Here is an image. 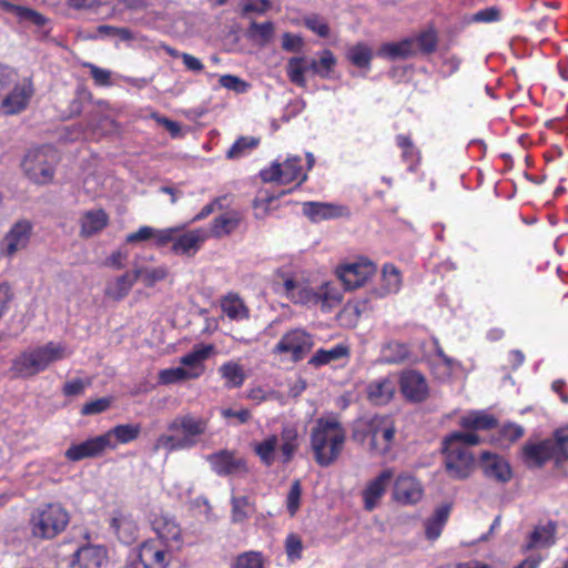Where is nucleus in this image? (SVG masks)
I'll list each match as a JSON object with an SVG mask.
<instances>
[{"label": "nucleus", "mask_w": 568, "mask_h": 568, "mask_svg": "<svg viewBox=\"0 0 568 568\" xmlns=\"http://www.w3.org/2000/svg\"><path fill=\"white\" fill-rule=\"evenodd\" d=\"M305 27L316 33L321 38L329 36V27L327 22L317 14H311L304 18Z\"/></svg>", "instance_id": "obj_53"}, {"label": "nucleus", "mask_w": 568, "mask_h": 568, "mask_svg": "<svg viewBox=\"0 0 568 568\" xmlns=\"http://www.w3.org/2000/svg\"><path fill=\"white\" fill-rule=\"evenodd\" d=\"M241 217L237 212H227L221 214L211 223V235L214 237H223L233 233L240 225Z\"/></svg>", "instance_id": "obj_37"}, {"label": "nucleus", "mask_w": 568, "mask_h": 568, "mask_svg": "<svg viewBox=\"0 0 568 568\" xmlns=\"http://www.w3.org/2000/svg\"><path fill=\"white\" fill-rule=\"evenodd\" d=\"M523 459L529 467H541L555 459L554 444L547 438L538 443H526L523 447Z\"/></svg>", "instance_id": "obj_24"}, {"label": "nucleus", "mask_w": 568, "mask_h": 568, "mask_svg": "<svg viewBox=\"0 0 568 568\" xmlns=\"http://www.w3.org/2000/svg\"><path fill=\"white\" fill-rule=\"evenodd\" d=\"M260 144V139L254 136H240L227 150V160H237L248 154Z\"/></svg>", "instance_id": "obj_45"}, {"label": "nucleus", "mask_w": 568, "mask_h": 568, "mask_svg": "<svg viewBox=\"0 0 568 568\" xmlns=\"http://www.w3.org/2000/svg\"><path fill=\"white\" fill-rule=\"evenodd\" d=\"M306 71H312L313 74L318 75V60L316 59H308L305 55L300 57H292L287 61L286 65V75L288 80L300 87L305 88L306 87V78L305 73Z\"/></svg>", "instance_id": "obj_21"}, {"label": "nucleus", "mask_w": 568, "mask_h": 568, "mask_svg": "<svg viewBox=\"0 0 568 568\" xmlns=\"http://www.w3.org/2000/svg\"><path fill=\"white\" fill-rule=\"evenodd\" d=\"M70 521L68 510L58 503H49L37 507L29 519L32 537L50 540L63 532Z\"/></svg>", "instance_id": "obj_6"}, {"label": "nucleus", "mask_w": 568, "mask_h": 568, "mask_svg": "<svg viewBox=\"0 0 568 568\" xmlns=\"http://www.w3.org/2000/svg\"><path fill=\"white\" fill-rule=\"evenodd\" d=\"M460 426L469 430H488L497 426V419L486 412H470L460 418Z\"/></svg>", "instance_id": "obj_38"}, {"label": "nucleus", "mask_w": 568, "mask_h": 568, "mask_svg": "<svg viewBox=\"0 0 568 568\" xmlns=\"http://www.w3.org/2000/svg\"><path fill=\"white\" fill-rule=\"evenodd\" d=\"M449 507L442 506L437 508L434 515L425 523L426 537L430 540L437 539L448 519Z\"/></svg>", "instance_id": "obj_41"}, {"label": "nucleus", "mask_w": 568, "mask_h": 568, "mask_svg": "<svg viewBox=\"0 0 568 568\" xmlns=\"http://www.w3.org/2000/svg\"><path fill=\"white\" fill-rule=\"evenodd\" d=\"M152 528L155 532L156 542L165 546L175 552L180 551L184 545L183 532L180 524L169 515H160L152 521Z\"/></svg>", "instance_id": "obj_12"}, {"label": "nucleus", "mask_w": 568, "mask_h": 568, "mask_svg": "<svg viewBox=\"0 0 568 568\" xmlns=\"http://www.w3.org/2000/svg\"><path fill=\"white\" fill-rule=\"evenodd\" d=\"M501 20V10L496 7H487L475 12L468 22L471 23H493Z\"/></svg>", "instance_id": "obj_50"}, {"label": "nucleus", "mask_w": 568, "mask_h": 568, "mask_svg": "<svg viewBox=\"0 0 568 568\" xmlns=\"http://www.w3.org/2000/svg\"><path fill=\"white\" fill-rule=\"evenodd\" d=\"M336 65V58L334 57L333 52L328 49L322 51L320 59H318V77L322 79L329 78L333 69Z\"/></svg>", "instance_id": "obj_57"}, {"label": "nucleus", "mask_w": 568, "mask_h": 568, "mask_svg": "<svg viewBox=\"0 0 568 568\" xmlns=\"http://www.w3.org/2000/svg\"><path fill=\"white\" fill-rule=\"evenodd\" d=\"M109 220L103 209L87 211L80 221V235L85 239L93 236L108 226Z\"/></svg>", "instance_id": "obj_29"}, {"label": "nucleus", "mask_w": 568, "mask_h": 568, "mask_svg": "<svg viewBox=\"0 0 568 568\" xmlns=\"http://www.w3.org/2000/svg\"><path fill=\"white\" fill-rule=\"evenodd\" d=\"M392 477L393 473L387 469L368 483L363 491L364 507L366 510L372 511L378 505L381 498L386 493Z\"/></svg>", "instance_id": "obj_27"}, {"label": "nucleus", "mask_w": 568, "mask_h": 568, "mask_svg": "<svg viewBox=\"0 0 568 568\" xmlns=\"http://www.w3.org/2000/svg\"><path fill=\"white\" fill-rule=\"evenodd\" d=\"M400 390L409 402L420 403L428 396L426 378L417 371H405L400 375Z\"/></svg>", "instance_id": "obj_17"}, {"label": "nucleus", "mask_w": 568, "mask_h": 568, "mask_svg": "<svg viewBox=\"0 0 568 568\" xmlns=\"http://www.w3.org/2000/svg\"><path fill=\"white\" fill-rule=\"evenodd\" d=\"M219 83L221 87L234 91L236 93H245L250 88V84L247 82H245L237 75L233 74L221 75L219 79Z\"/></svg>", "instance_id": "obj_54"}, {"label": "nucleus", "mask_w": 568, "mask_h": 568, "mask_svg": "<svg viewBox=\"0 0 568 568\" xmlns=\"http://www.w3.org/2000/svg\"><path fill=\"white\" fill-rule=\"evenodd\" d=\"M479 443V436L473 432H454L443 440L444 465L449 477L465 479L470 475L475 459L469 447Z\"/></svg>", "instance_id": "obj_4"}, {"label": "nucleus", "mask_w": 568, "mask_h": 568, "mask_svg": "<svg viewBox=\"0 0 568 568\" xmlns=\"http://www.w3.org/2000/svg\"><path fill=\"white\" fill-rule=\"evenodd\" d=\"M234 568H263V564L258 554L246 552L237 557Z\"/></svg>", "instance_id": "obj_62"}, {"label": "nucleus", "mask_w": 568, "mask_h": 568, "mask_svg": "<svg viewBox=\"0 0 568 568\" xmlns=\"http://www.w3.org/2000/svg\"><path fill=\"white\" fill-rule=\"evenodd\" d=\"M106 559V549L97 545L79 547L71 556L70 568H101Z\"/></svg>", "instance_id": "obj_19"}, {"label": "nucleus", "mask_w": 568, "mask_h": 568, "mask_svg": "<svg viewBox=\"0 0 568 568\" xmlns=\"http://www.w3.org/2000/svg\"><path fill=\"white\" fill-rule=\"evenodd\" d=\"M271 8V0H245L242 14L251 12L263 14Z\"/></svg>", "instance_id": "obj_63"}, {"label": "nucleus", "mask_w": 568, "mask_h": 568, "mask_svg": "<svg viewBox=\"0 0 568 568\" xmlns=\"http://www.w3.org/2000/svg\"><path fill=\"white\" fill-rule=\"evenodd\" d=\"M393 496L398 503L405 505L415 504L420 500L423 488L415 477L403 474L395 480Z\"/></svg>", "instance_id": "obj_23"}, {"label": "nucleus", "mask_w": 568, "mask_h": 568, "mask_svg": "<svg viewBox=\"0 0 568 568\" xmlns=\"http://www.w3.org/2000/svg\"><path fill=\"white\" fill-rule=\"evenodd\" d=\"M174 552L156 540L148 539L140 547L139 561L142 568H166Z\"/></svg>", "instance_id": "obj_16"}, {"label": "nucleus", "mask_w": 568, "mask_h": 568, "mask_svg": "<svg viewBox=\"0 0 568 568\" xmlns=\"http://www.w3.org/2000/svg\"><path fill=\"white\" fill-rule=\"evenodd\" d=\"M310 439L315 462L322 467H328L344 449L346 429L336 415H324L316 419Z\"/></svg>", "instance_id": "obj_2"}, {"label": "nucleus", "mask_w": 568, "mask_h": 568, "mask_svg": "<svg viewBox=\"0 0 568 568\" xmlns=\"http://www.w3.org/2000/svg\"><path fill=\"white\" fill-rule=\"evenodd\" d=\"M303 213L313 223L336 219L342 215V207L338 205L321 202H305Z\"/></svg>", "instance_id": "obj_35"}, {"label": "nucleus", "mask_w": 568, "mask_h": 568, "mask_svg": "<svg viewBox=\"0 0 568 568\" xmlns=\"http://www.w3.org/2000/svg\"><path fill=\"white\" fill-rule=\"evenodd\" d=\"M71 351L63 343L48 342L29 347L12 359L10 371L14 377L30 378L48 369L52 364L68 358Z\"/></svg>", "instance_id": "obj_3"}, {"label": "nucleus", "mask_w": 568, "mask_h": 568, "mask_svg": "<svg viewBox=\"0 0 568 568\" xmlns=\"http://www.w3.org/2000/svg\"><path fill=\"white\" fill-rule=\"evenodd\" d=\"M313 345L311 334L302 328H295L281 337L274 347V353L286 354L293 362H298L311 352Z\"/></svg>", "instance_id": "obj_11"}, {"label": "nucleus", "mask_w": 568, "mask_h": 568, "mask_svg": "<svg viewBox=\"0 0 568 568\" xmlns=\"http://www.w3.org/2000/svg\"><path fill=\"white\" fill-rule=\"evenodd\" d=\"M555 534L556 525L551 521L536 526L529 535L525 549L530 550L550 547L555 544Z\"/></svg>", "instance_id": "obj_36"}, {"label": "nucleus", "mask_w": 568, "mask_h": 568, "mask_svg": "<svg viewBox=\"0 0 568 568\" xmlns=\"http://www.w3.org/2000/svg\"><path fill=\"white\" fill-rule=\"evenodd\" d=\"M111 405V399L101 397L85 403L81 408V414L84 416L97 415L105 412Z\"/></svg>", "instance_id": "obj_58"}, {"label": "nucleus", "mask_w": 568, "mask_h": 568, "mask_svg": "<svg viewBox=\"0 0 568 568\" xmlns=\"http://www.w3.org/2000/svg\"><path fill=\"white\" fill-rule=\"evenodd\" d=\"M287 295L296 302L308 305H320L322 310H331L342 301V293L331 286H284Z\"/></svg>", "instance_id": "obj_10"}, {"label": "nucleus", "mask_w": 568, "mask_h": 568, "mask_svg": "<svg viewBox=\"0 0 568 568\" xmlns=\"http://www.w3.org/2000/svg\"><path fill=\"white\" fill-rule=\"evenodd\" d=\"M412 38L415 40L417 54L420 53L428 57L437 51L439 32L434 23H428Z\"/></svg>", "instance_id": "obj_33"}, {"label": "nucleus", "mask_w": 568, "mask_h": 568, "mask_svg": "<svg viewBox=\"0 0 568 568\" xmlns=\"http://www.w3.org/2000/svg\"><path fill=\"white\" fill-rule=\"evenodd\" d=\"M285 550L290 559H300L303 550L301 537L296 534H290L285 539Z\"/></svg>", "instance_id": "obj_60"}, {"label": "nucleus", "mask_w": 568, "mask_h": 568, "mask_svg": "<svg viewBox=\"0 0 568 568\" xmlns=\"http://www.w3.org/2000/svg\"><path fill=\"white\" fill-rule=\"evenodd\" d=\"M480 465L485 476L498 483H507L511 478L509 464L500 456L483 453Z\"/></svg>", "instance_id": "obj_25"}, {"label": "nucleus", "mask_w": 568, "mask_h": 568, "mask_svg": "<svg viewBox=\"0 0 568 568\" xmlns=\"http://www.w3.org/2000/svg\"><path fill=\"white\" fill-rule=\"evenodd\" d=\"M274 31V23L271 21H252L247 28V37L260 45H265L273 39Z\"/></svg>", "instance_id": "obj_43"}, {"label": "nucleus", "mask_w": 568, "mask_h": 568, "mask_svg": "<svg viewBox=\"0 0 568 568\" xmlns=\"http://www.w3.org/2000/svg\"><path fill=\"white\" fill-rule=\"evenodd\" d=\"M346 58L355 67L368 69L373 59V51L367 44L359 42L347 50Z\"/></svg>", "instance_id": "obj_42"}, {"label": "nucleus", "mask_w": 568, "mask_h": 568, "mask_svg": "<svg viewBox=\"0 0 568 568\" xmlns=\"http://www.w3.org/2000/svg\"><path fill=\"white\" fill-rule=\"evenodd\" d=\"M194 379V374H189L183 366L162 369L159 373L161 384L169 385L183 381Z\"/></svg>", "instance_id": "obj_49"}, {"label": "nucleus", "mask_w": 568, "mask_h": 568, "mask_svg": "<svg viewBox=\"0 0 568 568\" xmlns=\"http://www.w3.org/2000/svg\"><path fill=\"white\" fill-rule=\"evenodd\" d=\"M205 239L204 232L200 229L187 231L175 237L172 251L175 254L193 255L200 250Z\"/></svg>", "instance_id": "obj_32"}, {"label": "nucleus", "mask_w": 568, "mask_h": 568, "mask_svg": "<svg viewBox=\"0 0 568 568\" xmlns=\"http://www.w3.org/2000/svg\"><path fill=\"white\" fill-rule=\"evenodd\" d=\"M207 462L219 476H227L247 471L246 462L236 457L233 452L220 450L207 456Z\"/></svg>", "instance_id": "obj_18"}, {"label": "nucleus", "mask_w": 568, "mask_h": 568, "mask_svg": "<svg viewBox=\"0 0 568 568\" xmlns=\"http://www.w3.org/2000/svg\"><path fill=\"white\" fill-rule=\"evenodd\" d=\"M12 90L3 98L0 108L7 115H13L24 111L34 94V87L31 78H23L13 82Z\"/></svg>", "instance_id": "obj_14"}, {"label": "nucleus", "mask_w": 568, "mask_h": 568, "mask_svg": "<svg viewBox=\"0 0 568 568\" xmlns=\"http://www.w3.org/2000/svg\"><path fill=\"white\" fill-rule=\"evenodd\" d=\"M408 351L405 345L399 343H389L384 349L383 355L387 363H398L407 357Z\"/></svg>", "instance_id": "obj_56"}, {"label": "nucleus", "mask_w": 568, "mask_h": 568, "mask_svg": "<svg viewBox=\"0 0 568 568\" xmlns=\"http://www.w3.org/2000/svg\"><path fill=\"white\" fill-rule=\"evenodd\" d=\"M395 390V382L392 378L384 377L368 384L367 397L375 405H385L393 398Z\"/></svg>", "instance_id": "obj_34"}, {"label": "nucleus", "mask_w": 568, "mask_h": 568, "mask_svg": "<svg viewBox=\"0 0 568 568\" xmlns=\"http://www.w3.org/2000/svg\"><path fill=\"white\" fill-rule=\"evenodd\" d=\"M141 433L140 424H121L102 434L108 439V449H115L119 444H128L135 440Z\"/></svg>", "instance_id": "obj_28"}, {"label": "nucleus", "mask_w": 568, "mask_h": 568, "mask_svg": "<svg viewBox=\"0 0 568 568\" xmlns=\"http://www.w3.org/2000/svg\"><path fill=\"white\" fill-rule=\"evenodd\" d=\"M304 48V39L298 34L284 32L282 36V49L287 52H301Z\"/></svg>", "instance_id": "obj_59"}, {"label": "nucleus", "mask_w": 568, "mask_h": 568, "mask_svg": "<svg viewBox=\"0 0 568 568\" xmlns=\"http://www.w3.org/2000/svg\"><path fill=\"white\" fill-rule=\"evenodd\" d=\"M378 54L390 60H405L415 57L417 54L415 40L408 37L397 42L383 43L379 48Z\"/></svg>", "instance_id": "obj_30"}, {"label": "nucleus", "mask_w": 568, "mask_h": 568, "mask_svg": "<svg viewBox=\"0 0 568 568\" xmlns=\"http://www.w3.org/2000/svg\"><path fill=\"white\" fill-rule=\"evenodd\" d=\"M302 486L300 480H294L286 497V508L291 516H294L301 506Z\"/></svg>", "instance_id": "obj_52"}, {"label": "nucleus", "mask_w": 568, "mask_h": 568, "mask_svg": "<svg viewBox=\"0 0 568 568\" xmlns=\"http://www.w3.org/2000/svg\"><path fill=\"white\" fill-rule=\"evenodd\" d=\"M214 353L213 345L197 344L192 351L180 358V364L189 374H194V379L204 373V362Z\"/></svg>", "instance_id": "obj_26"}, {"label": "nucleus", "mask_w": 568, "mask_h": 568, "mask_svg": "<svg viewBox=\"0 0 568 568\" xmlns=\"http://www.w3.org/2000/svg\"><path fill=\"white\" fill-rule=\"evenodd\" d=\"M462 60L456 54L443 55L440 73L444 78L452 77L459 70Z\"/></svg>", "instance_id": "obj_61"}, {"label": "nucleus", "mask_w": 568, "mask_h": 568, "mask_svg": "<svg viewBox=\"0 0 568 568\" xmlns=\"http://www.w3.org/2000/svg\"><path fill=\"white\" fill-rule=\"evenodd\" d=\"M110 528L123 544L130 545L138 537V525L132 515L123 510H113L110 518Z\"/></svg>", "instance_id": "obj_22"}, {"label": "nucleus", "mask_w": 568, "mask_h": 568, "mask_svg": "<svg viewBox=\"0 0 568 568\" xmlns=\"http://www.w3.org/2000/svg\"><path fill=\"white\" fill-rule=\"evenodd\" d=\"M232 519L241 523L247 519L254 511V506L247 496L232 497Z\"/></svg>", "instance_id": "obj_47"}, {"label": "nucleus", "mask_w": 568, "mask_h": 568, "mask_svg": "<svg viewBox=\"0 0 568 568\" xmlns=\"http://www.w3.org/2000/svg\"><path fill=\"white\" fill-rule=\"evenodd\" d=\"M210 419L193 413L175 416L169 424L170 433L161 434L153 444V452L173 453L190 450L197 446L206 435Z\"/></svg>", "instance_id": "obj_1"}, {"label": "nucleus", "mask_w": 568, "mask_h": 568, "mask_svg": "<svg viewBox=\"0 0 568 568\" xmlns=\"http://www.w3.org/2000/svg\"><path fill=\"white\" fill-rule=\"evenodd\" d=\"M108 449V439L102 435L89 438L79 444H72L64 453L70 462H80L84 458H93L100 456Z\"/></svg>", "instance_id": "obj_20"}, {"label": "nucleus", "mask_w": 568, "mask_h": 568, "mask_svg": "<svg viewBox=\"0 0 568 568\" xmlns=\"http://www.w3.org/2000/svg\"><path fill=\"white\" fill-rule=\"evenodd\" d=\"M14 16L20 21H29L37 27H43L47 22V19L40 12L23 6H18Z\"/></svg>", "instance_id": "obj_55"}, {"label": "nucleus", "mask_w": 568, "mask_h": 568, "mask_svg": "<svg viewBox=\"0 0 568 568\" xmlns=\"http://www.w3.org/2000/svg\"><path fill=\"white\" fill-rule=\"evenodd\" d=\"M82 67L89 69L97 87H110L112 84L111 72L108 69L100 68L91 62H83Z\"/></svg>", "instance_id": "obj_51"}, {"label": "nucleus", "mask_w": 568, "mask_h": 568, "mask_svg": "<svg viewBox=\"0 0 568 568\" xmlns=\"http://www.w3.org/2000/svg\"><path fill=\"white\" fill-rule=\"evenodd\" d=\"M382 278L385 284H400L402 273L393 263H385L382 270Z\"/></svg>", "instance_id": "obj_64"}, {"label": "nucleus", "mask_w": 568, "mask_h": 568, "mask_svg": "<svg viewBox=\"0 0 568 568\" xmlns=\"http://www.w3.org/2000/svg\"><path fill=\"white\" fill-rule=\"evenodd\" d=\"M301 445L298 429L293 424L283 425L280 436L270 435L263 440L253 445V450L261 463L270 467L276 458L282 464H288L293 460Z\"/></svg>", "instance_id": "obj_5"}, {"label": "nucleus", "mask_w": 568, "mask_h": 568, "mask_svg": "<svg viewBox=\"0 0 568 568\" xmlns=\"http://www.w3.org/2000/svg\"><path fill=\"white\" fill-rule=\"evenodd\" d=\"M105 38H119L121 41L128 42L134 39L132 31L124 27H114L109 24H101L95 28L94 34L90 36V39H105Z\"/></svg>", "instance_id": "obj_44"}, {"label": "nucleus", "mask_w": 568, "mask_h": 568, "mask_svg": "<svg viewBox=\"0 0 568 568\" xmlns=\"http://www.w3.org/2000/svg\"><path fill=\"white\" fill-rule=\"evenodd\" d=\"M396 145L400 149L402 161L407 165V171L415 173L422 163V152L415 145L410 135L397 134Z\"/></svg>", "instance_id": "obj_31"}, {"label": "nucleus", "mask_w": 568, "mask_h": 568, "mask_svg": "<svg viewBox=\"0 0 568 568\" xmlns=\"http://www.w3.org/2000/svg\"><path fill=\"white\" fill-rule=\"evenodd\" d=\"M395 434V420L389 415H375L365 422V435L369 438L371 450L377 455L390 450Z\"/></svg>", "instance_id": "obj_8"}, {"label": "nucleus", "mask_w": 568, "mask_h": 568, "mask_svg": "<svg viewBox=\"0 0 568 568\" xmlns=\"http://www.w3.org/2000/svg\"><path fill=\"white\" fill-rule=\"evenodd\" d=\"M55 155L50 148H36L28 151L22 169L26 175L36 184H49L54 178Z\"/></svg>", "instance_id": "obj_7"}, {"label": "nucleus", "mask_w": 568, "mask_h": 568, "mask_svg": "<svg viewBox=\"0 0 568 568\" xmlns=\"http://www.w3.org/2000/svg\"><path fill=\"white\" fill-rule=\"evenodd\" d=\"M348 355V347L343 344H337L329 349L320 348L308 361V364L320 367L329 364L333 361L346 357Z\"/></svg>", "instance_id": "obj_39"}, {"label": "nucleus", "mask_w": 568, "mask_h": 568, "mask_svg": "<svg viewBox=\"0 0 568 568\" xmlns=\"http://www.w3.org/2000/svg\"><path fill=\"white\" fill-rule=\"evenodd\" d=\"M219 373L225 379L227 388L241 387L245 381V373L243 367L235 362H226L220 368Z\"/></svg>", "instance_id": "obj_40"}, {"label": "nucleus", "mask_w": 568, "mask_h": 568, "mask_svg": "<svg viewBox=\"0 0 568 568\" xmlns=\"http://www.w3.org/2000/svg\"><path fill=\"white\" fill-rule=\"evenodd\" d=\"M336 276L343 284H365L377 273V265L365 256L336 267Z\"/></svg>", "instance_id": "obj_13"}, {"label": "nucleus", "mask_w": 568, "mask_h": 568, "mask_svg": "<svg viewBox=\"0 0 568 568\" xmlns=\"http://www.w3.org/2000/svg\"><path fill=\"white\" fill-rule=\"evenodd\" d=\"M32 224L28 220L14 223L0 242V253L12 257L17 252L26 248L30 242Z\"/></svg>", "instance_id": "obj_15"}, {"label": "nucleus", "mask_w": 568, "mask_h": 568, "mask_svg": "<svg viewBox=\"0 0 568 568\" xmlns=\"http://www.w3.org/2000/svg\"><path fill=\"white\" fill-rule=\"evenodd\" d=\"M221 307L222 311L232 320H242L247 317V308L237 295H226L221 302Z\"/></svg>", "instance_id": "obj_46"}, {"label": "nucleus", "mask_w": 568, "mask_h": 568, "mask_svg": "<svg viewBox=\"0 0 568 568\" xmlns=\"http://www.w3.org/2000/svg\"><path fill=\"white\" fill-rule=\"evenodd\" d=\"M260 178L266 183L290 184L296 182L300 185L307 179V174L303 169L302 159L292 156L283 163L274 162L268 168L261 170Z\"/></svg>", "instance_id": "obj_9"}, {"label": "nucleus", "mask_w": 568, "mask_h": 568, "mask_svg": "<svg viewBox=\"0 0 568 568\" xmlns=\"http://www.w3.org/2000/svg\"><path fill=\"white\" fill-rule=\"evenodd\" d=\"M554 444V453L556 463H561L568 459V427H562L554 433L550 438Z\"/></svg>", "instance_id": "obj_48"}]
</instances>
